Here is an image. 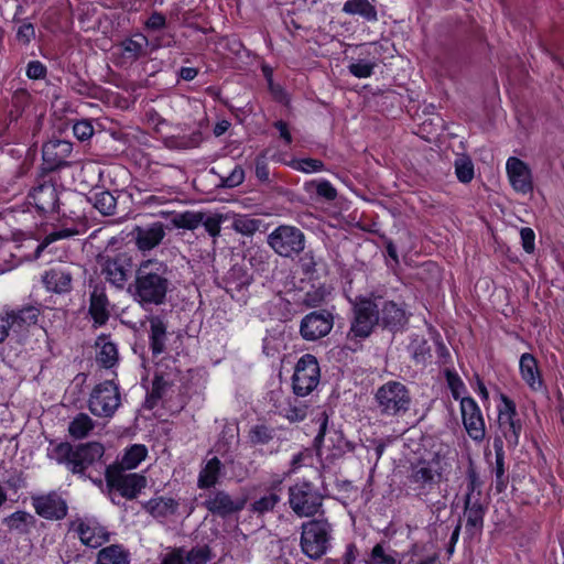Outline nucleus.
<instances>
[{"label":"nucleus","instance_id":"obj_61","mask_svg":"<svg viewBox=\"0 0 564 564\" xmlns=\"http://www.w3.org/2000/svg\"><path fill=\"white\" fill-rule=\"evenodd\" d=\"M35 37V29L31 22L24 21L17 31V40L24 44L29 45L31 41Z\"/></svg>","mask_w":564,"mask_h":564},{"label":"nucleus","instance_id":"obj_16","mask_svg":"<svg viewBox=\"0 0 564 564\" xmlns=\"http://www.w3.org/2000/svg\"><path fill=\"white\" fill-rule=\"evenodd\" d=\"M203 506L214 516L227 518L240 512L246 506V499L232 497L225 490L210 491Z\"/></svg>","mask_w":564,"mask_h":564},{"label":"nucleus","instance_id":"obj_47","mask_svg":"<svg viewBox=\"0 0 564 564\" xmlns=\"http://www.w3.org/2000/svg\"><path fill=\"white\" fill-rule=\"evenodd\" d=\"M248 436L252 445H267L276 437V432L265 424H257L250 429Z\"/></svg>","mask_w":564,"mask_h":564},{"label":"nucleus","instance_id":"obj_46","mask_svg":"<svg viewBox=\"0 0 564 564\" xmlns=\"http://www.w3.org/2000/svg\"><path fill=\"white\" fill-rule=\"evenodd\" d=\"M262 225V220L247 215H237L232 220V229L243 236H252Z\"/></svg>","mask_w":564,"mask_h":564},{"label":"nucleus","instance_id":"obj_23","mask_svg":"<svg viewBox=\"0 0 564 564\" xmlns=\"http://www.w3.org/2000/svg\"><path fill=\"white\" fill-rule=\"evenodd\" d=\"M506 171L509 182L516 192L521 194L532 192V174L525 162L516 156H510L506 163Z\"/></svg>","mask_w":564,"mask_h":564},{"label":"nucleus","instance_id":"obj_20","mask_svg":"<svg viewBox=\"0 0 564 564\" xmlns=\"http://www.w3.org/2000/svg\"><path fill=\"white\" fill-rule=\"evenodd\" d=\"M73 151V143L66 140H50L42 147V158L45 169L56 171L69 165L68 158Z\"/></svg>","mask_w":564,"mask_h":564},{"label":"nucleus","instance_id":"obj_39","mask_svg":"<svg viewBox=\"0 0 564 564\" xmlns=\"http://www.w3.org/2000/svg\"><path fill=\"white\" fill-rule=\"evenodd\" d=\"M96 345L99 347L97 361L105 368L113 367L118 361V349L116 344L108 340L106 337H99Z\"/></svg>","mask_w":564,"mask_h":564},{"label":"nucleus","instance_id":"obj_33","mask_svg":"<svg viewBox=\"0 0 564 564\" xmlns=\"http://www.w3.org/2000/svg\"><path fill=\"white\" fill-rule=\"evenodd\" d=\"M404 564H435L438 560V553L432 550L429 544L415 543L410 551L403 555Z\"/></svg>","mask_w":564,"mask_h":564},{"label":"nucleus","instance_id":"obj_40","mask_svg":"<svg viewBox=\"0 0 564 564\" xmlns=\"http://www.w3.org/2000/svg\"><path fill=\"white\" fill-rule=\"evenodd\" d=\"M147 454L148 449L144 445L134 444L126 451L120 463L113 466H118L122 470L133 469L147 457Z\"/></svg>","mask_w":564,"mask_h":564},{"label":"nucleus","instance_id":"obj_6","mask_svg":"<svg viewBox=\"0 0 564 564\" xmlns=\"http://www.w3.org/2000/svg\"><path fill=\"white\" fill-rule=\"evenodd\" d=\"M351 305L352 319L348 336L365 339L371 335L376 325H380L378 295L356 296Z\"/></svg>","mask_w":564,"mask_h":564},{"label":"nucleus","instance_id":"obj_57","mask_svg":"<svg viewBox=\"0 0 564 564\" xmlns=\"http://www.w3.org/2000/svg\"><path fill=\"white\" fill-rule=\"evenodd\" d=\"M245 180V171L240 165L235 169L227 176H220L219 187L234 188L239 186Z\"/></svg>","mask_w":564,"mask_h":564},{"label":"nucleus","instance_id":"obj_55","mask_svg":"<svg viewBox=\"0 0 564 564\" xmlns=\"http://www.w3.org/2000/svg\"><path fill=\"white\" fill-rule=\"evenodd\" d=\"M204 221L200 223V225L204 226L205 230L212 236V237H218L221 229V223L224 220L223 215L220 214H203Z\"/></svg>","mask_w":564,"mask_h":564},{"label":"nucleus","instance_id":"obj_22","mask_svg":"<svg viewBox=\"0 0 564 564\" xmlns=\"http://www.w3.org/2000/svg\"><path fill=\"white\" fill-rule=\"evenodd\" d=\"M380 325L391 332L402 329L408 323V315L404 307L394 302L384 300L378 295Z\"/></svg>","mask_w":564,"mask_h":564},{"label":"nucleus","instance_id":"obj_64","mask_svg":"<svg viewBox=\"0 0 564 564\" xmlns=\"http://www.w3.org/2000/svg\"><path fill=\"white\" fill-rule=\"evenodd\" d=\"M284 416L291 422L303 421L306 417V406L299 405H289L284 410Z\"/></svg>","mask_w":564,"mask_h":564},{"label":"nucleus","instance_id":"obj_36","mask_svg":"<svg viewBox=\"0 0 564 564\" xmlns=\"http://www.w3.org/2000/svg\"><path fill=\"white\" fill-rule=\"evenodd\" d=\"M87 199L104 216H111L116 213L117 198L109 191L90 192Z\"/></svg>","mask_w":564,"mask_h":564},{"label":"nucleus","instance_id":"obj_30","mask_svg":"<svg viewBox=\"0 0 564 564\" xmlns=\"http://www.w3.org/2000/svg\"><path fill=\"white\" fill-rule=\"evenodd\" d=\"M494 449L496 455L492 473L495 474V488L497 492H502L508 485V476L506 475L505 449L503 442L500 436L494 440Z\"/></svg>","mask_w":564,"mask_h":564},{"label":"nucleus","instance_id":"obj_3","mask_svg":"<svg viewBox=\"0 0 564 564\" xmlns=\"http://www.w3.org/2000/svg\"><path fill=\"white\" fill-rule=\"evenodd\" d=\"M105 448L98 442H89L72 446L69 443H59L54 447L52 457L73 474L85 475L88 467L99 462Z\"/></svg>","mask_w":564,"mask_h":564},{"label":"nucleus","instance_id":"obj_53","mask_svg":"<svg viewBox=\"0 0 564 564\" xmlns=\"http://www.w3.org/2000/svg\"><path fill=\"white\" fill-rule=\"evenodd\" d=\"M185 556L187 564H206L212 558V550L208 545L195 546Z\"/></svg>","mask_w":564,"mask_h":564},{"label":"nucleus","instance_id":"obj_58","mask_svg":"<svg viewBox=\"0 0 564 564\" xmlns=\"http://www.w3.org/2000/svg\"><path fill=\"white\" fill-rule=\"evenodd\" d=\"M267 154H268L267 150L261 152L256 158V161H254L256 176L262 183L270 182V171H269V165L267 162Z\"/></svg>","mask_w":564,"mask_h":564},{"label":"nucleus","instance_id":"obj_15","mask_svg":"<svg viewBox=\"0 0 564 564\" xmlns=\"http://www.w3.org/2000/svg\"><path fill=\"white\" fill-rule=\"evenodd\" d=\"M334 319L333 310L313 311L301 319L300 335L306 341H316L332 332Z\"/></svg>","mask_w":564,"mask_h":564},{"label":"nucleus","instance_id":"obj_45","mask_svg":"<svg viewBox=\"0 0 564 564\" xmlns=\"http://www.w3.org/2000/svg\"><path fill=\"white\" fill-rule=\"evenodd\" d=\"M94 421L86 413L77 414L69 423L68 432L75 438H84L94 429Z\"/></svg>","mask_w":564,"mask_h":564},{"label":"nucleus","instance_id":"obj_2","mask_svg":"<svg viewBox=\"0 0 564 564\" xmlns=\"http://www.w3.org/2000/svg\"><path fill=\"white\" fill-rule=\"evenodd\" d=\"M434 465L433 462L413 464L406 477V488L415 498L440 511L446 503L435 500L441 495L442 473Z\"/></svg>","mask_w":564,"mask_h":564},{"label":"nucleus","instance_id":"obj_12","mask_svg":"<svg viewBox=\"0 0 564 564\" xmlns=\"http://www.w3.org/2000/svg\"><path fill=\"white\" fill-rule=\"evenodd\" d=\"M321 370L315 356L303 355L295 365L292 377L293 391L299 397L310 394L319 383Z\"/></svg>","mask_w":564,"mask_h":564},{"label":"nucleus","instance_id":"obj_63","mask_svg":"<svg viewBox=\"0 0 564 564\" xmlns=\"http://www.w3.org/2000/svg\"><path fill=\"white\" fill-rule=\"evenodd\" d=\"M521 245L527 253H532L535 250V234L529 227H523L520 230Z\"/></svg>","mask_w":564,"mask_h":564},{"label":"nucleus","instance_id":"obj_28","mask_svg":"<svg viewBox=\"0 0 564 564\" xmlns=\"http://www.w3.org/2000/svg\"><path fill=\"white\" fill-rule=\"evenodd\" d=\"M150 324V349L153 356H159L165 350V340H166V324L164 321L158 316L153 315L149 317Z\"/></svg>","mask_w":564,"mask_h":564},{"label":"nucleus","instance_id":"obj_34","mask_svg":"<svg viewBox=\"0 0 564 564\" xmlns=\"http://www.w3.org/2000/svg\"><path fill=\"white\" fill-rule=\"evenodd\" d=\"M221 469L223 464L218 457H213L209 460H207L206 464L202 467L198 475V488L207 489L214 487L218 482Z\"/></svg>","mask_w":564,"mask_h":564},{"label":"nucleus","instance_id":"obj_13","mask_svg":"<svg viewBox=\"0 0 564 564\" xmlns=\"http://www.w3.org/2000/svg\"><path fill=\"white\" fill-rule=\"evenodd\" d=\"M107 487L117 490L127 499H134L147 486V478L137 473H127L118 466H107L105 471Z\"/></svg>","mask_w":564,"mask_h":564},{"label":"nucleus","instance_id":"obj_25","mask_svg":"<svg viewBox=\"0 0 564 564\" xmlns=\"http://www.w3.org/2000/svg\"><path fill=\"white\" fill-rule=\"evenodd\" d=\"M132 236L137 248L142 252H147L162 242L165 237V228L160 221L145 227L137 226L132 231Z\"/></svg>","mask_w":564,"mask_h":564},{"label":"nucleus","instance_id":"obj_18","mask_svg":"<svg viewBox=\"0 0 564 564\" xmlns=\"http://www.w3.org/2000/svg\"><path fill=\"white\" fill-rule=\"evenodd\" d=\"M80 542L88 547H99L110 539V533L95 519L77 518L72 522Z\"/></svg>","mask_w":564,"mask_h":564},{"label":"nucleus","instance_id":"obj_42","mask_svg":"<svg viewBox=\"0 0 564 564\" xmlns=\"http://www.w3.org/2000/svg\"><path fill=\"white\" fill-rule=\"evenodd\" d=\"M397 552L383 543H377L365 560L366 564H398Z\"/></svg>","mask_w":564,"mask_h":564},{"label":"nucleus","instance_id":"obj_31","mask_svg":"<svg viewBox=\"0 0 564 564\" xmlns=\"http://www.w3.org/2000/svg\"><path fill=\"white\" fill-rule=\"evenodd\" d=\"M96 564H130V552L121 544H111L97 553Z\"/></svg>","mask_w":564,"mask_h":564},{"label":"nucleus","instance_id":"obj_10","mask_svg":"<svg viewBox=\"0 0 564 564\" xmlns=\"http://www.w3.org/2000/svg\"><path fill=\"white\" fill-rule=\"evenodd\" d=\"M502 404L498 408V430L497 436L507 443L509 449H514L520 442L522 423L517 412L516 404L506 395H501Z\"/></svg>","mask_w":564,"mask_h":564},{"label":"nucleus","instance_id":"obj_1","mask_svg":"<svg viewBox=\"0 0 564 564\" xmlns=\"http://www.w3.org/2000/svg\"><path fill=\"white\" fill-rule=\"evenodd\" d=\"M173 289L172 268L165 261L148 259L140 262L128 291L142 308H150L163 305Z\"/></svg>","mask_w":564,"mask_h":564},{"label":"nucleus","instance_id":"obj_17","mask_svg":"<svg viewBox=\"0 0 564 564\" xmlns=\"http://www.w3.org/2000/svg\"><path fill=\"white\" fill-rule=\"evenodd\" d=\"M463 424L470 438L480 442L485 438L486 427L481 411L471 397L460 399Z\"/></svg>","mask_w":564,"mask_h":564},{"label":"nucleus","instance_id":"obj_26","mask_svg":"<svg viewBox=\"0 0 564 564\" xmlns=\"http://www.w3.org/2000/svg\"><path fill=\"white\" fill-rule=\"evenodd\" d=\"M12 327L13 333H21L37 322L39 310L35 306L26 305L15 310L3 311Z\"/></svg>","mask_w":564,"mask_h":564},{"label":"nucleus","instance_id":"obj_32","mask_svg":"<svg viewBox=\"0 0 564 564\" xmlns=\"http://www.w3.org/2000/svg\"><path fill=\"white\" fill-rule=\"evenodd\" d=\"M178 502L173 498L158 497L143 505V509L154 518H166L177 511Z\"/></svg>","mask_w":564,"mask_h":564},{"label":"nucleus","instance_id":"obj_29","mask_svg":"<svg viewBox=\"0 0 564 564\" xmlns=\"http://www.w3.org/2000/svg\"><path fill=\"white\" fill-rule=\"evenodd\" d=\"M466 517V530L474 534L475 532L481 531L484 527V517L486 513L485 506L480 500H464Z\"/></svg>","mask_w":564,"mask_h":564},{"label":"nucleus","instance_id":"obj_21","mask_svg":"<svg viewBox=\"0 0 564 564\" xmlns=\"http://www.w3.org/2000/svg\"><path fill=\"white\" fill-rule=\"evenodd\" d=\"M89 315L96 325L102 326L110 316V302L106 293V285L101 281H89Z\"/></svg>","mask_w":564,"mask_h":564},{"label":"nucleus","instance_id":"obj_5","mask_svg":"<svg viewBox=\"0 0 564 564\" xmlns=\"http://www.w3.org/2000/svg\"><path fill=\"white\" fill-rule=\"evenodd\" d=\"M289 506L300 518L323 517L325 496L319 488L308 480H300L289 487Z\"/></svg>","mask_w":564,"mask_h":564},{"label":"nucleus","instance_id":"obj_8","mask_svg":"<svg viewBox=\"0 0 564 564\" xmlns=\"http://www.w3.org/2000/svg\"><path fill=\"white\" fill-rule=\"evenodd\" d=\"M270 248L280 257L294 258L305 249L304 232L291 225H280L267 237Z\"/></svg>","mask_w":564,"mask_h":564},{"label":"nucleus","instance_id":"obj_4","mask_svg":"<svg viewBox=\"0 0 564 564\" xmlns=\"http://www.w3.org/2000/svg\"><path fill=\"white\" fill-rule=\"evenodd\" d=\"M333 525L324 517L311 519L301 525L300 546L308 558L319 560L330 549Z\"/></svg>","mask_w":564,"mask_h":564},{"label":"nucleus","instance_id":"obj_19","mask_svg":"<svg viewBox=\"0 0 564 564\" xmlns=\"http://www.w3.org/2000/svg\"><path fill=\"white\" fill-rule=\"evenodd\" d=\"M32 506L46 520H62L68 510L66 500L55 491L32 497Z\"/></svg>","mask_w":564,"mask_h":564},{"label":"nucleus","instance_id":"obj_7","mask_svg":"<svg viewBox=\"0 0 564 564\" xmlns=\"http://www.w3.org/2000/svg\"><path fill=\"white\" fill-rule=\"evenodd\" d=\"M375 400L378 411L384 416L405 414L412 402L409 389L399 381H388L379 387Z\"/></svg>","mask_w":564,"mask_h":564},{"label":"nucleus","instance_id":"obj_51","mask_svg":"<svg viewBox=\"0 0 564 564\" xmlns=\"http://www.w3.org/2000/svg\"><path fill=\"white\" fill-rule=\"evenodd\" d=\"M171 383L164 378L163 375H155L152 381V389L148 397V402L154 406L159 400L163 398Z\"/></svg>","mask_w":564,"mask_h":564},{"label":"nucleus","instance_id":"obj_50","mask_svg":"<svg viewBox=\"0 0 564 564\" xmlns=\"http://www.w3.org/2000/svg\"><path fill=\"white\" fill-rule=\"evenodd\" d=\"M328 294L325 285L313 286L304 294L303 304L306 307H318L326 301Z\"/></svg>","mask_w":564,"mask_h":564},{"label":"nucleus","instance_id":"obj_38","mask_svg":"<svg viewBox=\"0 0 564 564\" xmlns=\"http://www.w3.org/2000/svg\"><path fill=\"white\" fill-rule=\"evenodd\" d=\"M279 486L280 482L273 485L267 495L254 500L250 506V511L257 514L272 511L281 500Z\"/></svg>","mask_w":564,"mask_h":564},{"label":"nucleus","instance_id":"obj_44","mask_svg":"<svg viewBox=\"0 0 564 564\" xmlns=\"http://www.w3.org/2000/svg\"><path fill=\"white\" fill-rule=\"evenodd\" d=\"M148 40L143 35H137L121 42L122 55L131 61L138 59L144 53V46Z\"/></svg>","mask_w":564,"mask_h":564},{"label":"nucleus","instance_id":"obj_35","mask_svg":"<svg viewBox=\"0 0 564 564\" xmlns=\"http://www.w3.org/2000/svg\"><path fill=\"white\" fill-rule=\"evenodd\" d=\"M35 518L26 511H15L3 519V523L10 531L18 534H26L35 524Z\"/></svg>","mask_w":564,"mask_h":564},{"label":"nucleus","instance_id":"obj_54","mask_svg":"<svg viewBox=\"0 0 564 564\" xmlns=\"http://www.w3.org/2000/svg\"><path fill=\"white\" fill-rule=\"evenodd\" d=\"M376 64L365 59H357L348 65V70L357 78H368L372 75Z\"/></svg>","mask_w":564,"mask_h":564},{"label":"nucleus","instance_id":"obj_11","mask_svg":"<svg viewBox=\"0 0 564 564\" xmlns=\"http://www.w3.org/2000/svg\"><path fill=\"white\" fill-rule=\"evenodd\" d=\"M100 274L118 290L124 289L133 268L132 257L126 252L104 256L98 260Z\"/></svg>","mask_w":564,"mask_h":564},{"label":"nucleus","instance_id":"obj_41","mask_svg":"<svg viewBox=\"0 0 564 564\" xmlns=\"http://www.w3.org/2000/svg\"><path fill=\"white\" fill-rule=\"evenodd\" d=\"M251 283V276L238 265H234L226 276L227 292H239Z\"/></svg>","mask_w":564,"mask_h":564},{"label":"nucleus","instance_id":"obj_52","mask_svg":"<svg viewBox=\"0 0 564 564\" xmlns=\"http://www.w3.org/2000/svg\"><path fill=\"white\" fill-rule=\"evenodd\" d=\"M455 173L462 183H469L474 178V164L468 158L457 159L455 162Z\"/></svg>","mask_w":564,"mask_h":564},{"label":"nucleus","instance_id":"obj_9","mask_svg":"<svg viewBox=\"0 0 564 564\" xmlns=\"http://www.w3.org/2000/svg\"><path fill=\"white\" fill-rule=\"evenodd\" d=\"M121 404L119 386L113 380L97 384L89 397V411L99 417H112Z\"/></svg>","mask_w":564,"mask_h":564},{"label":"nucleus","instance_id":"obj_14","mask_svg":"<svg viewBox=\"0 0 564 564\" xmlns=\"http://www.w3.org/2000/svg\"><path fill=\"white\" fill-rule=\"evenodd\" d=\"M77 263H57L47 269L42 275V283L48 292L66 294L73 290L74 276L80 273Z\"/></svg>","mask_w":564,"mask_h":564},{"label":"nucleus","instance_id":"obj_59","mask_svg":"<svg viewBox=\"0 0 564 564\" xmlns=\"http://www.w3.org/2000/svg\"><path fill=\"white\" fill-rule=\"evenodd\" d=\"M446 380L448 388L451 389L452 395L455 400L462 399V392L465 390V384L457 373L452 371H446Z\"/></svg>","mask_w":564,"mask_h":564},{"label":"nucleus","instance_id":"obj_27","mask_svg":"<svg viewBox=\"0 0 564 564\" xmlns=\"http://www.w3.org/2000/svg\"><path fill=\"white\" fill-rule=\"evenodd\" d=\"M519 366L523 381L533 390L541 389L542 378L534 356L529 352L522 354Z\"/></svg>","mask_w":564,"mask_h":564},{"label":"nucleus","instance_id":"obj_24","mask_svg":"<svg viewBox=\"0 0 564 564\" xmlns=\"http://www.w3.org/2000/svg\"><path fill=\"white\" fill-rule=\"evenodd\" d=\"M28 198L29 203L42 214L54 213L58 208V193L55 185L51 182H43L33 187Z\"/></svg>","mask_w":564,"mask_h":564},{"label":"nucleus","instance_id":"obj_62","mask_svg":"<svg viewBox=\"0 0 564 564\" xmlns=\"http://www.w3.org/2000/svg\"><path fill=\"white\" fill-rule=\"evenodd\" d=\"M73 132L78 140L86 141L91 138L94 128L88 120H80L74 124Z\"/></svg>","mask_w":564,"mask_h":564},{"label":"nucleus","instance_id":"obj_56","mask_svg":"<svg viewBox=\"0 0 564 564\" xmlns=\"http://www.w3.org/2000/svg\"><path fill=\"white\" fill-rule=\"evenodd\" d=\"M77 234H78V230L69 229V228L55 230V231L48 234L47 236H45V238L42 240V242L37 246L36 254H39L41 251H43L52 242L59 240V239L73 237Z\"/></svg>","mask_w":564,"mask_h":564},{"label":"nucleus","instance_id":"obj_60","mask_svg":"<svg viewBox=\"0 0 564 564\" xmlns=\"http://www.w3.org/2000/svg\"><path fill=\"white\" fill-rule=\"evenodd\" d=\"M269 258L267 251L257 249L249 257V263L258 271H265L269 267Z\"/></svg>","mask_w":564,"mask_h":564},{"label":"nucleus","instance_id":"obj_48","mask_svg":"<svg viewBox=\"0 0 564 564\" xmlns=\"http://www.w3.org/2000/svg\"><path fill=\"white\" fill-rule=\"evenodd\" d=\"M203 214V212L187 210L175 215L173 218V224L177 228L194 230L200 226L202 221H204Z\"/></svg>","mask_w":564,"mask_h":564},{"label":"nucleus","instance_id":"obj_49","mask_svg":"<svg viewBox=\"0 0 564 564\" xmlns=\"http://www.w3.org/2000/svg\"><path fill=\"white\" fill-rule=\"evenodd\" d=\"M467 489L464 500H480L481 497V480L475 467L470 465L466 471Z\"/></svg>","mask_w":564,"mask_h":564},{"label":"nucleus","instance_id":"obj_37","mask_svg":"<svg viewBox=\"0 0 564 564\" xmlns=\"http://www.w3.org/2000/svg\"><path fill=\"white\" fill-rule=\"evenodd\" d=\"M343 12L350 15H360L367 21H377L378 13L369 0H347L343 6Z\"/></svg>","mask_w":564,"mask_h":564},{"label":"nucleus","instance_id":"obj_43","mask_svg":"<svg viewBox=\"0 0 564 564\" xmlns=\"http://www.w3.org/2000/svg\"><path fill=\"white\" fill-rule=\"evenodd\" d=\"M304 189L308 194L315 193L325 200H334L337 197L336 188L327 180H313L304 184Z\"/></svg>","mask_w":564,"mask_h":564}]
</instances>
